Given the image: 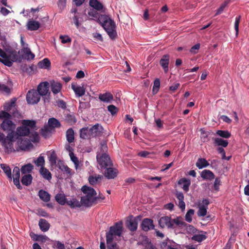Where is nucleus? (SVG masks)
Masks as SVG:
<instances>
[{"label": "nucleus", "mask_w": 249, "mask_h": 249, "mask_svg": "<svg viewBox=\"0 0 249 249\" xmlns=\"http://www.w3.org/2000/svg\"><path fill=\"white\" fill-rule=\"evenodd\" d=\"M123 231V223L119 221L110 227L108 232L106 233L107 244L109 249H116V243L113 241L116 236L120 237Z\"/></svg>", "instance_id": "1"}, {"label": "nucleus", "mask_w": 249, "mask_h": 249, "mask_svg": "<svg viewBox=\"0 0 249 249\" xmlns=\"http://www.w3.org/2000/svg\"><path fill=\"white\" fill-rule=\"evenodd\" d=\"M81 190L85 195L81 198L80 202L82 205L89 207L96 203L98 197H97L96 192L93 188L85 185L82 187Z\"/></svg>", "instance_id": "2"}, {"label": "nucleus", "mask_w": 249, "mask_h": 249, "mask_svg": "<svg viewBox=\"0 0 249 249\" xmlns=\"http://www.w3.org/2000/svg\"><path fill=\"white\" fill-rule=\"evenodd\" d=\"M98 21L107 32L109 37L114 39L117 36L116 25L113 20L107 15H101L98 18Z\"/></svg>", "instance_id": "3"}, {"label": "nucleus", "mask_w": 249, "mask_h": 249, "mask_svg": "<svg viewBox=\"0 0 249 249\" xmlns=\"http://www.w3.org/2000/svg\"><path fill=\"white\" fill-rule=\"evenodd\" d=\"M107 150V144H103L101 146L100 151L97 154V161L101 168H106L112 165V162L109 156L106 153Z\"/></svg>", "instance_id": "4"}, {"label": "nucleus", "mask_w": 249, "mask_h": 249, "mask_svg": "<svg viewBox=\"0 0 249 249\" xmlns=\"http://www.w3.org/2000/svg\"><path fill=\"white\" fill-rule=\"evenodd\" d=\"M11 114L3 110L0 111V119H3L0 124L1 128L8 133L15 132L16 124L11 120Z\"/></svg>", "instance_id": "5"}, {"label": "nucleus", "mask_w": 249, "mask_h": 249, "mask_svg": "<svg viewBox=\"0 0 249 249\" xmlns=\"http://www.w3.org/2000/svg\"><path fill=\"white\" fill-rule=\"evenodd\" d=\"M36 123L35 121L23 120L21 121L22 125L18 126L15 131V137L17 139L19 136H25L30 134V130L36 127Z\"/></svg>", "instance_id": "6"}, {"label": "nucleus", "mask_w": 249, "mask_h": 249, "mask_svg": "<svg viewBox=\"0 0 249 249\" xmlns=\"http://www.w3.org/2000/svg\"><path fill=\"white\" fill-rule=\"evenodd\" d=\"M17 139L15 132L8 133L6 137L3 133L0 132V142L8 153L15 151L13 147V142Z\"/></svg>", "instance_id": "7"}, {"label": "nucleus", "mask_w": 249, "mask_h": 249, "mask_svg": "<svg viewBox=\"0 0 249 249\" xmlns=\"http://www.w3.org/2000/svg\"><path fill=\"white\" fill-rule=\"evenodd\" d=\"M4 50L6 52V59H1V58H0V62L6 66L11 67L13 62H16L18 60V53L16 51L10 46L7 48L4 47Z\"/></svg>", "instance_id": "8"}, {"label": "nucleus", "mask_w": 249, "mask_h": 249, "mask_svg": "<svg viewBox=\"0 0 249 249\" xmlns=\"http://www.w3.org/2000/svg\"><path fill=\"white\" fill-rule=\"evenodd\" d=\"M40 99V96L35 89L29 90L26 94V101L29 104H36L39 102Z\"/></svg>", "instance_id": "9"}, {"label": "nucleus", "mask_w": 249, "mask_h": 249, "mask_svg": "<svg viewBox=\"0 0 249 249\" xmlns=\"http://www.w3.org/2000/svg\"><path fill=\"white\" fill-rule=\"evenodd\" d=\"M209 203V200L208 199H204L201 202L198 204V210L197 211L198 216H204L207 214L208 206Z\"/></svg>", "instance_id": "10"}, {"label": "nucleus", "mask_w": 249, "mask_h": 249, "mask_svg": "<svg viewBox=\"0 0 249 249\" xmlns=\"http://www.w3.org/2000/svg\"><path fill=\"white\" fill-rule=\"evenodd\" d=\"M159 224L161 228H173L172 219L169 216H162L159 220Z\"/></svg>", "instance_id": "11"}, {"label": "nucleus", "mask_w": 249, "mask_h": 249, "mask_svg": "<svg viewBox=\"0 0 249 249\" xmlns=\"http://www.w3.org/2000/svg\"><path fill=\"white\" fill-rule=\"evenodd\" d=\"M49 83L48 82L40 83L37 86V91L40 96H45L49 92Z\"/></svg>", "instance_id": "12"}, {"label": "nucleus", "mask_w": 249, "mask_h": 249, "mask_svg": "<svg viewBox=\"0 0 249 249\" xmlns=\"http://www.w3.org/2000/svg\"><path fill=\"white\" fill-rule=\"evenodd\" d=\"M19 148L22 150H27L30 149L33 146V144L31 142V141L26 139H21L18 142Z\"/></svg>", "instance_id": "13"}, {"label": "nucleus", "mask_w": 249, "mask_h": 249, "mask_svg": "<svg viewBox=\"0 0 249 249\" xmlns=\"http://www.w3.org/2000/svg\"><path fill=\"white\" fill-rule=\"evenodd\" d=\"M141 227L143 231H147L154 228L153 221L149 218H144L142 223Z\"/></svg>", "instance_id": "14"}, {"label": "nucleus", "mask_w": 249, "mask_h": 249, "mask_svg": "<svg viewBox=\"0 0 249 249\" xmlns=\"http://www.w3.org/2000/svg\"><path fill=\"white\" fill-rule=\"evenodd\" d=\"M71 89L74 91L76 97H82L85 94L86 89L83 86H80L76 84L72 83Z\"/></svg>", "instance_id": "15"}, {"label": "nucleus", "mask_w": 249, "mask_h": 249, "mask_svg": "<svg viewBox=\"0 0 249 249\" xmlns=\"http://www.w3.org/2000/svg\"><path fill=\"white\" fill-rule=\"evenodd\" d=\"M51 89L53 94L60 92L62 89V84L57 81H51L50 82Z\"/></svg>", "instance_id": "16"}, {"label": "nucleus", "mask_w": 249, "mask_h": 249, "mask_svg": "<svg viewBox=\"0 0 249 249\" xmlns=\"http://www.w3.org/2000/svg\"><path fill=\"white\" fill-rule=\"evenodd\" d=\"M178 183V185L182 186V188L184 192H188L191 185L190 179L183 178L179 179Z\"/></svg>", "instance_id": "17"}, {"label": "nucleus", "mask_w": 249, "mask_h": 249, "mask_svg": "<svg viewBox=\"0 0 249 249\" xmlns=\"http://www.w3.org/2000/svg\"><path fill=\"white\" fill-rule=\"evenodd\" d=\"M99 99L103 102L110 103L113 100V96L111 93L107 92L105 93L99 94Z\"/></svg>", "instance_id": "18"}, {"label": "nucleus", "mask_w": 249, "mask_h": 249, "mask_svg": "<svg viewBox=\"0 0 249 249\" xmlns=\"http://www.w3.org/2000/svg\"><path fill=\"white\" fill-rule=\"evenodd\" d=\"M90 129V136L91 137H96L100 135L102 131V127L98 124H97L91 127Z\"/></svg>", "instance_id": "19"}, {"label": "nucleus", "mask_w": 249, "mask_h": 249, "mask_svg": "<svg viewBox=\"0 0 249 249\" xmlns=\"http://www.w3.org/2000/svg\"><path fill=\"white\" fill-rule=\"evenodd\" d=\"M27 28L30 31H36L39 29L40 24L38 21L33 19H30L27 23Z\"/></svg>", "instance_id": "20"}, {"label": "nucleus", "mask_w": 249, "mask_h": 249, "mask_svg": "<svg viewBox=\"0 0 249 249\" xmlns=\"http://www.w3.org/2000/svg\"><path fill=\"white\" fill-rule=\"evenodd\" d=\"M21 53H23L25 59L27 60H33L35 58V54L32 53L30 49L28 47H24L22 48Z\"/></svg>", "instance_id": "21"}, {"label": "nucleus", "mask_w": 249, "mask_h": 249, "mask_svg": "<svg viewBox=\"0 0 249 249\" xmlns=\"http://www.w3.org/2000/svg\"><path fill=\"white\" fill-rule=\"evenodd\" d=\"M126 225L130 231H134L137 229L138 222L136 218H130L129 220H127Z\"/></svg>", "instance_id": "22"}, {"label": "nucleus", "mask_w": 249, "mask_h": 249, "mask_svg": "<svg viewBox=\"0 0 249 249\" xmlns=\"http://www.w3.org/2000/svg\"><path fill=\"white\" fill-rule=\"evenodd\" d=\"M206 232L200 231L197 234H194L192 239L197 242H201L207 238Z\"/></svg>", "instance_id": "23"}, {"label": "nucleus", "mask_w": 249, "mask_h": 249, "mask_svg": "<svg viewBox=\"0 0 249 249\" xmlns=\"http://www.w3.org/2000/svg\"><path fill=\"white\" fill-rule=\"evenodd\" d=\"M107 168V170L105 173V176L106 178L108 179H111L115 178L117 175V172L116 169L108 167Z\"/></svg>", "instance_id": "24"}, {"label": "nucleus", "mask_w": 249, "mask_h": 249, "mask_svg": "<svg viewBox=\"0 0 249 249\" xmlns=\"http://www.w3.org/2000/svg\"><path fill=\"white\" fill-rule=\"evenodd\" d=\"M169 57V55L167 54L164 55L160 62V65L163 68L165 72L168 71Z\"/></svg>", "instance_id": "25"}, {"label": "nucleus", "mask_w": 249, "mask_h": 249, "mask_svg": "<svg viewBox=\"0 0 249 249\" xmlns=\"http://www.w3.org/2000/svg\"><path fill=\"white\" fill-rule=\"evenodd\" d=\"M80 137L82 139H89L91 137L90 136V129L88 127H84L80 130Z\"/></svg>", "instance_id": "26"}, {"label": "nucleus", "mask_w": 249, "mask_h": 249, "mask_svg": "<svg viewBox=\"0 0 249 249\" xmlns=\"http://www.w3.org/2000/svg\"><path fill=\"white\" fill-rule=\"evenodd\" d=\"M201 177L205 179L211 180L214 178V174L210 170H204L201 173Z\"/></svg>", "instance_id": "27"}, {"label": "nucleus", "mask_w": 249, "mask_h": 249, "mask_svg": "<svg viewBox=\"0 0 249 249\" xmlns=\"http://www.w3.org/2000/svg\"><path fill=\"white\" fill-rule=\"evenodd\" d=\"M38 225L40 230L44 232L47 231L50 228V224L44 219H40Z\"/></svg>", "instance_id": "28"}, {"label": "nucleus", "mask_w": 249, "mask_h": 249, "mask_svg": "<svg viewBox=\"0 0 249 249\" xmlns=\"http://www.w3.org/2000/svg\"><path fill=\"white\" fill-rule=\"evenodd\" d=\"M39 173L42 177L48 180L52 179V174L51 172L46 168H40Z\"/></svg>", "instance_id": "29"}, {"label": "nucleus", "mask_w": 249, "mask_h": 249, "mask_svg": "<svg viewBox=\"0 0 249 249\" xmlns=\"http://www.w3.org/2000/svg\"><path fill=\"white\" fill-rule=\"evenodd\" d=\"M34 169V166L31 163H28L22 166L21 167L20 171L22 174L27 175L32 171Z\"/></svg>", "instance_id": "30"}, {"label": "nucleus", "mask_w": 249, "mask_h": 249, "mask_svg": "<svg viewBox=\"0 0 249 249\" xmlns=\"http://www.w3.org/2000/svg\"><path fill=\"white\" fill-rule=\"evenodd\" d=\"M1 168L2 169L7 178L12 180V174H11V169L6 164L1 163L0 165Z\"/></svg>", "instance_id": "31"}, {"label": "nucleus", "mask_w": 249, "mask_h": 249, "mask_svg": "<svg viewBox=\"0 0 249 249\" xmlns=\"http://www.w3.org/2000/svg\"><path fill=\"white\" fill-rule=\"evenodd\" d=\"M38 196L44 202H48L50 200V195L46 191L40 190L38 192Z\"/></svg>", "instance_id": "32"}, {"label": "nucleus", "mask_w": 249, "mask_h": 249, "mask_svg": "<svg viewBox=\"0 0 249 249\" xmlns=\"http://www.w3.org/2000/svg\"><path fill=\"white\" fill-rule=\"evenodd\" d=\"M55 199L61 205H64L67 202L66 201V196L64 194H57L55 196Z\"/></svg>", "instance_id": "33"}, {"label": "nucleus", "mask_w": 249, "mask_h": 249, "mask_svg": "<svg viewBox=\"0 0 249 249\" xmlns=\"http://www.w3.org/2000/svg\"><path fill=\"white\" fill-rule=\"evenodd\" d=\"M89 5L97 11H100L103 9V5L97 0H90L89 2Z\"/></svg>", "instance_id": "34"}, {"label": "nucleus", "mask_w": 249, "mask_h": 249, "mask_svg": "<svg viewBox=\"0 0 249 249\" xmlns=\"http://www.w3.org/2000/svg\"><path fill=\"white\" fill-rule=\"evenodd\" d=\"M209 165V163L204 158H199L196 163V166L199 169H202Z\"/></svg>", "instance_id": "35"}, {"label": "nucleus", "mask_w": 249, "mask_h": 249, "mask_svg": "<svg viewBox=\"0 0 249 249\" xmlns=\"http://www.w3.org/2000/svg\"><path fill=\"white\" fill-rule=\"evenodd\" d=\"M214 143L215 145L226 147L228 146L229 142L227 140L220 138H216L214 139Z\"/></svg>", "instance_id": "36"}, {"label": "nucleus", "mask_w": 249, "mask_h": 249, "mask_svg": "<svg viewBox=\"0 0 249 249\" xmlns=\"http://www.w3.org/2000/svg\"><path fill=\"white\" fill-rule=\"evenodd\" d=\"M33 179L31 174L24 175L21 178V181L22 184L25 186H28L31 184Z\"/></svg>", "instance_id": "37"}, {"label": "nucleus", "mask_w": 249, "mask_h": 249, "mask_svg": "<svg viewBox=\"0 0 249 249\" xmlns=\"http://www.w3.org/2000/svg\"><path fill=\"white\" fill-rule=\"evenodd\" d=\"M38 66L41 69H48L51 66V62L48 58H44L38 63Z\"/></svg>", "instance_id": "38"}, {"label": "nucleus", "mask_w": 249, "mask_h": 249, "mask_svg": "<svg viewBox=\"0 0 249 249\" xmlns=\"http://www.w3.org/2000/svg\"><path fill=\"white\" fill-rule=\"evenodd\" d=\"M67 204L71 208H75L80 207L81 206V202H80L76 198H72L70 200L67 201Z\"/></svg>", "instance_id": "39"}, {"label": "nucleus", "mask_w": 249, "mask_h": 249, "mask_svg": "<svg viewBox=\"0 0 249 249\" xmlns=\"http://www.w3.org/2000/svg\"><path fill=\"white\" fill-rule=\"evenodd\" d=\"M66 138L69 143H71L74 140V133L72 128H69L66 131Z\"/></svg>", "instance_id": "40"}, {"label": "nucleus", "mask_w": 249, "mask_h": 249, "mask_svg": "<svg viewBox=\"0 0 249 249\" xmlns=\"http://www.w3.org/2000/svg\"><path fill=\"white\" fill-rule=\"evenodd\" d=\"M48 125L50 128H58L61 125L60 122L54 118L49 119Z\"/></svg>", "instance_id": "41"}, {"label": "nucleus", "mask_w": 249, "mask_h": 249, "mask_svg": "<svg viewBox=\"0 0 249 249\" xmlns=\"http://www.w3.org/2000/svg\"><path fill=\"white\" fill-rule=\"evenodd\" d=\"M34 162L37 167L42 168L45 165V160L43 156L40 155L36 159L34 160Z\"/></svg>", "instance_id": "42"}, {"label": "nucleus", "mask_w": 249, "mask_h": 249, "mask_svg": "<svg viewBox=\"0 0 249 249\" xmlns=\"http://www.w3.org/2000/svg\"><path fill=\"white\" fill-rule=\"evenodd\" d=\"M103 178L102 176L98 175V176H91L89 177V182L91 185H94L100 181L101 179Z\"/></svg>", "instance_id": "43"}, {"label": "nucleus", "mask_w": 249, "mask_h": 249, "mask_svg": "<svg viewBox=\"0 0 249 249\" xmlns=\"http://www.w3.org/2000/svg\"><path fill=\"white\" fill-rule=\"evenodd\" d=\"M173 228H174V225L178 226H182L184 225L185 222L183 221L182 218L181 217H178L175 219H172Z\"/></svg>", "instance_id": "44"}, {"label": "nucleus", "mask_w": 249, "mask_h": 249, "mask_svg": "<svg viewBox=\"0 0 249 249\" xmlns=\"http://www.w3.org/2000/svg\"><path fill=\"white\" fill-rule=\"evenodd\" d=\"M216 134L220 137L224 138H229L231 137V133L227 130H217L216 132Z\"/></svg>", "instance_id": "45"}, {"label": "nucleus", "mask_w": 249, "mask_h": 249, "mask_svg": "<svg viewBox=\"0 0 249 249\" xmlns=\"http://www.w3.org/2000/svg\"><path fill=\"white\" fill-rule=\"evenodd\" d=\"M88 14L89 17H90L91 18H98L100 15H99L97 11V10L95 9H90L88 12Z\"/></svg>", "instance_id": "46"}, {"label": "nucleus", "mask_w": 249, "mask_h": 249, "mask_svg": "<svg viewBox=\"0 0 249 249\" xmlns=\"http://www.w3.org/2000/svg\"><path fill=\"white\" fill-rule=\"evenodd\" d=\"M160 87V81L159 78H156L154 82V85L153 87V92L154 94H156L158 92L159 90Z\"/></svg>", "instance_id": "47"}, {"label": "nucleus", "mask_w": 249, "mask_h": 249, "mask_svg": "<svg viewBox=\"0 0 249 249\" xmlns=\"http://www.w3.org/2000/svg\"><path fill=\"white\" fill-rule=\"evenodd\" d=\"M69 155L71 160L74 163L75 168L77 169L79 164L78 158L74 155L73 152H70Z\"/></svg>", "instance_id": "48"}, {"label": "nucleus", "mask_w": 249, "mask_h": 249, "mask_svg": "<svg viewBox=\"0 0 249 249\" xmlns=\"http://www.w3.org/2000/svg\"><path fill=\"white\" fill-rule=\"evenodd\" d=\"M15 106V101L11 100L10 102L6 103L4 105V109L5 110V111H10L12 107H14Z\"/></svg>", "instance_id": "49"}, {"label": "nucleus", "mask_w": 249, "mask_h": 249, "mask_svg": "<svg viewBox=\"0 0 249 249\" xmlns=\"http://www.w3.org/2000/svg\"><path fill=\"white\" fill-rule=\"evenodd\" d=\"M241 18V17L240 16H238L235 18V20L234 22V29L236 32L235 35L236 36H238L239 33V25Z\"/></svg>", "instance_id": "50"}, {"label": "nucleus", "mask_w": 249, "mask_h": 249, "mask_svg": "<svg viewBox=\"0 0 249 249\" xmlns=\"http://www.w3.org/2000/svg\"><path fill=\"white\" fill-rule=\"evenodd\" d=\"M49 161L52 166L54 165L56 163V156L55 153L53 151L52 152L49 157Z\"/></svg>", "instance_id": "51"}, {"label": "nucleus", "mask_w": 249, "mask_h": 249, "mask_svg": "<svg viewBox=\"0 0 249 249\" xmlns=\"http://www.w3.org/2000/svg\"><path fill=\"white\" fill-rule=\"evenodd\" d=\"M194 210L193 209H190L187 212L185 215V220L188 222H191L192 220V217L194 214Z\"/></svg>", "instance_id": "52"}, {"label": "nucleus", "mask_w": 249, "mask_h": 249, "mask_svg": "<svg viewBox=\"0 0 249 249\" xmlns=\"http://www.w3.org/2000/svg\"><path fill=\"white\" fill-rule=\"evenodd\" d=\"M50 128L48 126H45L43 128L41 129V134L45 138H47L50 135Z\"/></svg>", "instance_id": "53"}, {"label": "nucleus", "mask_w": 249, "mask_h": 249, "mask_svg": "<svg viewBox=\"0 0 249 249\" xmlns=\"http://www.w3.org/2000/svg\"><path fill=\"white\" fill-rule=\"evenodd\" d=\"M31 141L34 142H38L39 141V137L38 133L36 132L30 134Z\"/></svg>", "instance_id": "54"}, {"label": "nucleus", "mask_w": 249, "mask_h": 249, "mask_svg": "<svg viewBox=\"0 0 249 249\" xmlns=\"http://www.w3.org/2000/svg\"><path fill=\"white\" fill-rule=\"evenodd\" d=\"M90 107V105L89 102H84L81 101H80L79 102V109L81 110V111L85 109L89 108Z\"/></svg>", "instance_id": "55"}, {"label": "nucleus", "mask_w": 249, "mask_h": 249, "mask_svg": "<svg viewBox=\"0 0 249 249\" xmlns=\"http://www.w3.org/2000/svg\"><path fill=\"white\" fill-rule=\"evenodd\" d=\"M59 38L63 44L71 43V39L68 36L61 35L60 36Z\"/></svg>", "instance_id": "56"}, {"label": "nucleus", "mask_w": 249, "mask_h": 249, "mask_svg": "<svg viewBox=\"0 0 249 249\" xmlns=\"http://www.w3.org/2000/svg\"><path fill=\"white\" fill-rule=\"evenodd\" d=\"M59 168L62 170L64 171L68 175H71V169L68 167L67 165H65L64 164L62 166H60Z\"/></svg>", "instance_id": "57"}, {"label": "nucleus", "mask_w": 249, "mask_h": 249, "mask_svg": "<svg viewBox=\"0 0 249 249\" xmlns=\"http://www.w3.org/2000/svg\"><path fill=\"white\" fill-rule=\"evenodd\" d=\"M13 178H19L20 177V170L18 167H15L13 171Z\"/></svg>", "instance_id": "58"}, {"label": "nucleus", "mask_w": 249, "mask_h": 249, "mask_svg": "<svg viewBox=\"0 0 249 249\" xmlns=\"http://www.w3.org/2000/svg\"><path fill=\"white\" fill-rule=\"evenodd\" d=\"M228 4V2L225 1L224 3H223L220 7L217 10L215 15H218L220 14L223 12L224 11L225 8L227 6Z\"/></svg>", "instance_id": "59"}, {"label": "nucleus", "mask_w": 249, "mask_h": 249, "mask_svg": "<svg viewBox=\"0 0 249 249\" xmlns=\"http://www.w3.org/2000/svg\"><path fill=\"white\" fill-rule=\"evenodd\" d=\"M107 109L112 115L115 114L118 111L117 108L114 105L108 106L107 107Z\"/></svg>", "instance_id": "60"}, {"label": "nucleus", "mask_w": 249, "mask_h": 249, "mask_svg": "<svg viewBox=\"0 0 249 249\" xmlns=\"http://www.w3.org/2000/svg\"><path fill=\"white\" fill-rule=\"evenodd\" d=\"M50 241V239L46 235H40L38 242L46 243Z\"/></svg>", "instance_id": "61"}, {"label": "nucleus", "mask_w": 249, "mask_h": 249, "mask_svg": "<svg viewBox=\"0 0 249 249\" xmlns=\"http://www.w3.org/2000/svg\"><path fill=\"white\" fill-rule=\"evenodd\" d=\"M66 5V0H58V6L61 9H63Z\"/></svg>", "instance_id": "62"}, {"label": "nucleus", "mask_w": 249, "mask_h": 249, "mask_svg": "<svg viewBox=\"0 0 249 249\" xmlns=\"http://www.w3.org/2000/svg\"><path fill=\"white\" fill-rule=\"evenodd\" d=\"M0 13L2 15L6 16L10 13V11L5 7H1L0 8Z\"/></svg>", "instance_id": "63"}, {"label": "nucleus", "mask_w": 249, "mask_h": 249, "mask_svg": "<svg viewBox=\"0 0 249 249\" xmlns=\"http://www.w3.org/2000/svg\"><path fill=\"white\" fill-rule=\"evenodd\" d=\"M220 185V180L219 178H216L215 179L214 184H213L214 189L216 191H218L219 190V187Z\"/></svg>", "instance_id": "64"}]
</instances>
